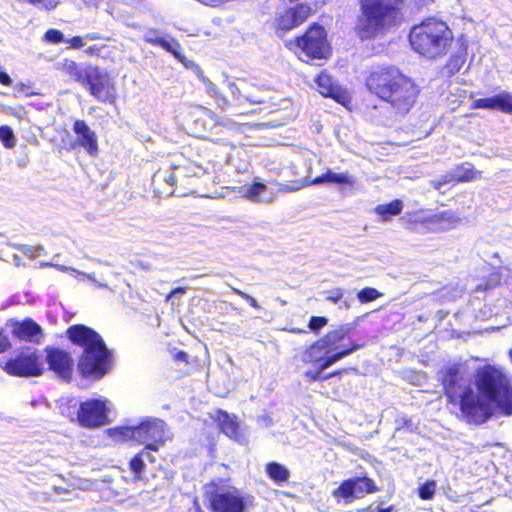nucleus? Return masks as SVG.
Instances as JSON below:
<instances>
[{
  "instance_id": "35",
  "label": "nucleus",
  "mask_w": 512,
  "mask_h": 512,
  "mask_svg": "<svg viewBox=\"0 0 512 512\" xmlns=\"http://www.w3.org/2000/svg\"><path fill=\"white\" fill-rule=\"evenodd\" d=\"M0 140L4 147L11 149L16 145V138L12 128L8 125L0 126Z\"/></svg>"
},
{
  "instance_id": "33",
  "label": "nucleus",
  "mask_w": 512,
  "mask_h": 512,
  "mask_svg": "<svg viewBox=\"0 0 512 512\" xmlns=\"http://www.w3.org/2000/svg\"><path fill=\"white\" fill-rule=\"evenodd\" d=\"M143 456L144 450H141L129 460L128 466L133 474L134 480H140L145 471L146 465L143 461Z\"/></svg>"
},
{
  "instance_id": "9",
  "label": "nucleus",
  "mask_w": 512,
  "mask_h": 512,
  "mask_svg": "<svg viewBox=\"0 0 512 512\" xmlns=\"http://www.w3.org/2000/svg\"><path fill=\"white\" fill-rule=\"evenodd\" d=\"M286 46L294 51L299 49L309 60L328 59L332 53L326 30L317 22L309 25L301 35L289 40Z\"/></svg>"
},
{
  "instance_id": "1",
  "label": "nucleus",
  "mask_w": 512,
  "mask_h": 512,
  "mask_svg": "<svg viewBox=\"0 0 512 512\" xmlns=\"http://www.w3.org/2000/svg\"><path fill=\"white\" fill-rule=\"evenodd\" d=\"M437 379L447 405L457 408L469 421L486 422L492 416L490 406L503 416H512V376L500 366L484 364L475 369L476 391L460 363L444 365Z\"/></svg>"
},
{
  "instance_id": "19",
  "label": "nucleus",
  "mask_w": 512,
  "mask_h": 512,
  "mask_svg": "<svg viewBox=\"0 0 512 512\" xmlns=\"http://www.w3.org/2000/svg\"><path fill=\"white\" fill-rule=\"evenodd\" d=\"M73 132L76 134V140L70 144L69 149L81 147L90 156H96L98 154L97 135L84 120L77 119L74 121Z\"/></svg>"
},
{
  "instance_id": "32",
  "label": "nucleus",
  "mask_w": 512,
  "mask_h": 512,
  "mask_svg": "<svg viewBox=\"0 0 512 512\" xmlns=\"http://www.w3.org/2000/svg\"><path fill=\"white\" fill-rule=\"evenodd\" d=\"M315 184L322 182H333L337 184H351L352 181L346 173H336L331 170L326 171L322 175L318 176L313 181Z\"/></svg>"
},
{
  "instance_id": "38",
  "label": "nucleus",
  "mask_w": 512,
  "mask_h": 512,
  "mask_svg": "<svg viewBox=\"0 0 512 512\" xmlns=\"http://www.w3.org/2000/svg\"><path fill=\"white\" fill-rule=\"evenodd\" d=\"M328 321V318L325 316H311L307 326L312 333L318 335L320 331L327 326Z\"/></svg>"
},
{
  "instance_id": "54",
  "label": "nucleus",
  "mask_w": 512,
  "mask_h": 512,
  "mask_svg": "<svg viewBox=\"0 0 512 512\" xmlns=\"http://www.w3.org/2000/svg\"><path fill=\"white\" fill-rule=\"evenodd\" d=\"M205 140L208 142L217 143V144H225L226 143V139H224V138L213 139V138L207 136V137H205Z\"/></svg>"
},
{
  "instance_id": "12",
  "label": "nucleus",
  "mask_w": 512,
  "mask_h": 512,
  "mask_svg": "<svg viewBox=\"0 0 512 512\" xmlns=\"http://www.w3.org/2000/svg\"><path fill=\"white\" fill-rule=\"evenodd\" d=\"M380 491L375 481L367 474L350 477L342 480L331 494L337 502L350 504L364 495L374 494Z\"/></svg>"
},
{
  "instance_id": "39",
  "label": "nucleus",
  "mask_w": 512,
  "mask_h": 512,
  "mask_svg": "<svg viewBox=\"0 0 512 512\" xmlns=\"http://www.w3.org/2000/svg\"><path fill=\"white\" fill-rule=\"evenodd\" d=\"M447 184L455 186L459 184L456 173L448 172L440 176L437 180L432 182L434 189L440 191L441 187Z\"/></svg>"
},
{
  "instance_id": "5",
  "label": "nucleus",
  "mask_w": 512,
  "mask_h": 512,
  "mask_svg": "<svg viewBox=\"0 0 512 512\" xmlns=\"http://www.w3.org/2000/svg\"><path fill=\"white\" fill-rule=\"evenodd\" d=\"M405 0H358L360 14L354 27L362 39H373L401 23Z\"/></svg>"
},
{
  "instance_id": "37",
  "label": "nucleus",
  "mask_w": 512,
  "mask_h": 512,
  "mask_svg": "<svg viewBox=\"0 0 512 512\" xmlns=\"http://www.w3.org/2000/svg\"><path fill=\"white\" fill-rule=\"evenodd\" d=\"M436 491V483L428 480L418 487V496L421 500H431Z\"/></svg>"
},
{
  "instance_id": "3",
  "label": "nucleus",
  "mask_w": 512,
  "mask_h": 512,
  "mask_svg": "<svg viewBox=\"0 0 512 512\" xmlns=\"http://www.w3.org/2000/svg\"><path fill=\"white\" fill-rule=\"evenodd\" d=\"M370 94L386 103L394 115L405 116L416 104L420 86L414 78L394 65L377 66L365 78Z\"/></svg>"
},
{
  "instance_id": "52",
  "label": "nucleus",
  "mask_w": 512,
  "mask_h": 512,
  "mask_svg": "<svg viewBox=\"0 0 512 512\" xmlns=\"http://www.w3.org/2000/svg\"><path fill=\"white\" fill-rule=\"evenodd\" d=\"M0 84L4 86H10L12 84V79L5 71H0Z\"/></svg>"
},
{
  "instance_id": "44",
  "label": "nucleus",
  "mask_w": 512,
  "mask_h": 512,
  "mask_svg": "<svg viewBox=\"0 0 512 512\" xmlns=\"http://www.w3.org/2000/svg\"><path fill=\"white\" fill-rule=\"evenodd\" d=\"M321 371L322 370H320L319 367H316L315 370H307L304 373V377L308 382L321 381V378L323 377L320 375Z\"/></svg>"
},
{
  "instance_id": "30",
  "label": "nucleus",
  "mask_w": 512,
  "mask_h": 512,
  "mask_svg": "<svg viewBox=\"0 0 512 512\" xmlns=\"http://www.w3.org/2000/svg\"><path fill=\"white\" fill-rule=\"evenodd\" d=\"M455 173L459 183L471 182L481 178L482 172L477 170L473 165L466 167L464 164H459L455 167Z\"/></svg>"
},
{
  "instance_id": "55",
  "label": "nucleus",
  "mask_w": 512,
  "mask_h": 512,
  "mask_svg": "<svg viewBox=\"0 0 512 512\" xmlns=\"http://www.w3.org/2000/svg\"><path fill=\"white\" fill-rule=\"evenodd\" d=\"M394 509L393 505H390L386 508H378L377 512H392Z\"/></svg>"
},
{
  "instance_id": "20",
  "label": "nucleus",
  "mask_w": 512,
  "mask_h": 512,
  "mask_svg": "<svg viewBox=\"0 0 512 512\" xmlns=\"http://www.w3.org/2000/svg\"><path fill=\"white\" fill-rule=\"evenodd\" d=\"M196 125L200 124L204 132H213L216 127L223 128L226 131H235L238 124L229 118H223L216 115L211 109L202 107L194 119Z\"/></svg>"
},
{
  "instance_id": "8",
  "label": "nucleus",
  "mask_w": 512,
  "mask_h": 512,
  "mask_svg": "<svg viewBox=\"0 0 512 512\" xmlns=\"http://www.w3.org/2000/svg\"><path fill=\"white\" fill-rule=\"evenodd\" d=\"M203 499L210 512H247L253 497L228 484L227 479H213L203 486Z\"/></svg>"
},
{
  "instance_id": "29",
  "label": "nucleus",
  "mask_w": 512,
  "mask_h": 512,
  "mask_svg": "<svg viewBox=\"0 0 512 512\" xmlns=\"http://www.w3.org/2000/svg\"><path fill=\"white\" fill-rule=\"evenodd\" d=\"M108 435L117 442L132 441L135 443L134 426H118L107 430Z\"/></svg>"
},
{
  "instance_id": "57",
  "label": "nucleus",
  "mask_w": 512,
  "mask_h": 512,
  "mask_svg": "<svg viewBox=\"0 0 512 512\" xmlns=\"http://www.w3.org/2000/svg\"><path fill=\"white\" fill-rule=\"evenodd\" d=\"M85 4L88 5H97L99 0H82Z\"/></svg>"
},
{
  "instance_id": "23",
  "label": "nucleus",
  "mask_w": 512,
  "mask_h": 512,
  "mask_svg": "<svg viewBox=\"0 0 512 512\" xmlns=\"http://www.w3.org/2000/svg\"><path fill=\"white\" fill-rule=\"evenodd\" d=\"M13 334L21 340L32 341L42 334V328L33 319L25 318L16 324Z\"/></svg>"
},
{
  "instance_id": "22",
  "label": "nucleus",
  "mask_w": 512,
  "mask_h": 512,
  "mask_svg": "<svg viewBox=\"0 0 512 512\" xmlns=\"http://www.w3.org/2000/svg\"><path fill=\"white\" fill-rule=\"evenodd\" d=\"M473 109H492L502 113L512 114V94L501 92L492 97L478 98L471 103Z\"/></svg>"
},
{
  "instance_id": "36",
  "label": "nucleus",
  "mask_w": 512,
  "mask_h": 512,
  "mask_svg": "<svg viewBox=\"0 0 512 512\" xmlns=\"http://www.w3.org/2000/svg\"><path fill=\"white\" fill-rule=\"evenodd\" d=\"M382 296V293L373 287H364L357 293L360 303H369Z\"/></svg>"
},
{
  "instance_id": "40",
  "label": "nucleus",
  "mask_w": 512,
  "mask_h": 512,
  "mask_svg": "<svg viewBox=\"0 0 512 512\" xmlns=\"http://www.w3.org/2000/svg\"><path fill=\"white\" fill-rule=\"evenodd\" d=\"M44 40L53 44H58L64 41V35L60 30L51 28L45 32Z\"/></svg>"
},
{
  "instance_id": "10",
  "label": "nucleus",
  "mask_w": 512,
  "mask_h": 512,
  "mask_svg": "<svg viewBox=\"0 0 512 512\" xmlns=\"http://www.w3.org/2000/svg\"><path fill=\"white\" fill-rule=\"evenodd\" d=\"M2 369L10 376L21 378L38 377L45 371L42 356L30 347L23 348L9 358Z\"/></svg>"
},
{
  "instance_id": "49",
  "label": "nucleus",
  "mask_w": 512,
  "mask_h": 512,
  "mask_svg": "<svg viewBox=\"0 0 512 512\" xmlns=\"http://www.w3.org/2000/svg\"><path fill=\"white\" fill-rule=\"evenodd\" d=\"M101 47L98 45H91L86 48L85 54L87 56H95V57H101Z\"/></svg>"
},
{
  "instance_id": "27",
  "label": "nucleus",
  "mask_w": 512,
  "mask_h": 512,
  "mask_svg": "<svg viewBox=\"0 0 512 512\" xmlns=\"http://www.w3.org/2000/svg\"><path fill=\"white\" fill-rule=\"evenodd\" d=\"M404 219L408 224H417V223L424 224L427 222H430V223L452 222V221L457 220V217L452 211H440L438 213L433 214L430 217V219H428V220L419 219L418 217H416V213L407 214L404 217Z\"/></svg>"
},
{
  "instance_id": "16",
  "label": "nucleus",
  "mask_w": 512,
  "mask_h": 512,
  "mask_svg": "<svg viewBox=\"0 0 512 512\" xmlns=\"http://www.w3.org/2000/svg\"><path fill=\"white\" fill-rule=\"evenodd\" d=\"M314 82L317 91L323 97L331 98L344 107H348L351 104L352 97L348 90L339 85L327 70H322L315 77Z\"/></svg>"
},
{
  "instance_id": "31",
  "label": "nucleus",
  "mask_w": 512,
  "mask_h": 512,
  "mask_svg": "<svg viewBox=\"0 0 512 512\" xmlns=\"http://www.w3.org/2000/svg\"><path fill=\"white\" fill-rule=\"evenodd\" d=\"M177 174L172 172L168 173V168L161 167L157 170V172L154 174L153 181L154 182H166L169 185V189L167 190L168 194L174 193V188L176 186L177 181Z\"/></svg>"
},
{
  "instance_id": "14",
  "label": "nucleus",
  "mask_w": 512,
  "mask_h": 512,
  "mask_svg": "<svg viewBox=\"0 0 512 512\" xmlns=\"http://www.w3.org/2000/svg\"><path fill=\"white\" fill-rule=\"evenodd\" d=\"M315 13L312 4L300 2L285 8L277 13L273 22V29L277 33H286L294 28L301 26L309 17Z\"/></svg>"
},
{
  "instance_id": "15",
  "label": "nucleus",
  "mask_w": 512,
  "mask_h": 512,
  "mask_svg": "<svg viewBox=\"0 0 512 512\" xmlns=\"http://www.w3.org/2000/svg\"><path fill=\"white\" fill-rule=\"evenodd\" d=\"M135 443L144 444L145 450L158 451L165 442V423L159 419H147L134 426Z\"/></svg>"
},
{
  "instance_id": "46",
  "label": "nucleus",
  "mask_w": 512,
  "mask_h": 512,
  "mask_svg": "<svg viewBox=\"0 0 512 512\" xmlns=\"http://www.w3.org/2000/svg\"><path fill=\"white\" fill-rule=\"evenodd\" d=\"M84 37L73 36L66 40V43L73 49H81L84 46Z\"/></svg>"
},
{
  "instance_id": "58",
  "label": "nucleus",
  "mask_w": 512,
  "mask_h": 512,
  "mask_svg": "<svg viewBox=\"0 0 512 512\" xmlns=\"http://www.w3.org/2000/svg\"><path fill=\"white\" fill-rule=\"evenodd\" d=\"M197 167H198V169H200L201 171H203V170H204L202 163L197 164Z\"/></svg>"
},
{
  "instance_id": "45",
  "label": "nucleus",
  "mask_w": 512,
  "mask_h": 512,
  "mask_svg": "<svg viewBox=\"0 0 512 512\" xmlns=\"http://www.w3.org/2000/svg\"><path fill=\"white\" fill-rule=\"evenodd\" d=\"M172 357H173V360L175 362H181V363H184L186 365L189 364V355L185 352V351H182V350H179V351H176V350H173L172 351Z\"/></svg>"
},
{
  "instance_id": "13",
  "label": "nucleus",
  "mask_w": 512,
  "mask_h": 512,
  "mask_svg": "<svg viewBox=\"0 0 512 512\" xmlns=\"http://www.w3.org/2000/svg\"><path fill=\"white\" fill-rule=\"evenodd\" d=\"M76 420L81 427L94 429L110 423L108 400L87 399L80 403Z\"/></svg>"
},
{
  "instance_id": "51",
  "label": "nucleus",
  "mask_w": 512,
  "mask_h": 512,
  "mask_svg": "<svg viewBox=\"0 0 512 512\" xmlns=\"http://www.w3.org/2000/svg\"><path fill=\"white\" fill-rule=\"evenodd\" d=\"M84 38L86 40H109L108 37H105L104 35L98 33V32H90V33H87Z\"/></svg>"
},
{
  "instance_id": "7",
  "label": "nucleus",
  "mask_w": 512,
  "mask_h": 512,
  "mask_svg": "<svg viewBox=\"0 0 512 512\" xmlns=\"http://www.w3.org/2000/svg\"><path fill=\"white\" fill-rule=\"evenodd\" d=\"M352 331L349 325L339 326L330 330L322 337L308 345L301 354V361L306 365H314L320 370L331 367L344 357L352 354L362 347L361 344L351 342L341 347L340 342Z\"/></svg>"
},
{
  "instance_id": "59",
  "label": "nucleus",
  "mask_w": 512,
  "mask_h": 512,
  "mask_svg": "<svg viewBox=\"0 0 512 512\" xmlns=\"http://www.w3.org/2000/svg\"><path fill=\"white\" fill-rule=\"evenodd\" d=\"M168 168H174V169H176V168H178V166H175V165H169V166H168Z\"/></svg>"
},
{
  "instance_id": "41",
  "label": "nucleus",
  "mask_w": 512,
  "mask_h": 512,
  "mask_svg": "<svg viewBox=\"0 0 512 512\" xmlns=\"http://www.w3.org/2000/svg\"><path fill=\"white\" fill-rule=\"evenodd\" d=\"M344 291L341 288H334L328 292V295L326 296V300L337 304L339 301L343 298Z\"/></svg>"
},
{
  "instance_id": "56",
  "label": "nucleus",
  "mask_w": 512,
  "mask_h": 512,
  "mask_svg": "<svg viewBox=\"0 0 512 512\" xmlns=\"http://www.w3.org/2000/svg\"><path fill=\"white\" fill-rule=\"evenodd\" d=\"M290 332H291V333H294V334H303V333H306V331H305V330L300 329V328H292V329L290 330Z\"/></svg>"
},
{
  "instance_id": "4",
  "label": "nucleus",
  "mask_w": 512,
  "mask_h": 512,
  "mask_svg": "<svg viewBox=\"0 0 512 512\" xmlns=\"http://www.w3.org/2000/svg\"><path fill=\"white\" fill-rule=\"evenodd\" d=\"M66 337L82 349L77 361L82 377L101 379L108 373L113 362L112 352L98 332L84 324H74L67 328Z\"/></svg>"
},
{
  "instance_id": "26",
  "label": "nucleus",
  "mask_w": 512,
  "mask_h": 512,
  "mask_svg": "<svg viewBox=\"0 0 512 512\" xmlns=\"http://www.w3.org/2000/svg\"><path fill=\"white\" fill-rule=\"evenodd\" d=\"M403 202L400 199H394L389 203L379 204L375 207L376 214L384 222L391 220L393 216L399 215L403 210Z\"/></svg>"
},
{
  "instance_id": "34",
  "label": "nucleus",
  "mask_w": 512,
  "mask_h": 512,
  "mask_svg": "<svg viewBox=\"0 0 512 512\" xmlns=\"http://www.w3.org/2000/svg\"><path fill=\"white\" fill-rule=\"evenodd\" d=\"M267 186L262 182H253L243 187V196L253 202L260 200V195L266 192Z\"/></svg>"
},
{
  "instance_id": "17",
  "label": "nucleus",
  "mask_w": 512,
  "mask_h": 512,
  "mask_svg": "<svg viewBox=\"0 0 512 512\" xmlns=\"http://www.w3.org/2000/svg\"><path fill=\"white\" fill-rule=\"evenodd\" d=\"M48 369L64 381H70L73 374L74 361L70 353L62 348L47 346L44 349Z\"/></svg>"
},
{
  "instance_id": "43",
  "label": "nucleus",
  "mask_w": 512,
  "mask_h": 512,
  "mask_svg": "<svg viewBox=\"0 0 512 512\" xmlns=\"http://www.w3.org/2000/svg\"><path fill=\"white\" fill-rule=\"evenodd\" d=\"M233 292L236 295H238L239 297H241L242 299H244L251 307L256 308V309L259 308L258 302L252 296L248 295L247 293H245L237 288H233Z\"/></svg>"
},
{
  "instance_id": "24",
  "label": "nucleus",
  "mask_w": 512,
  "mask_h": 512,
  "mask_svg": "<svg viewBox=\"0 0 512 512\" xmlns=\"http://www.w3.org/2000/svg\"><path fill=\"white\" fill-rule=\"evenodd\" d=\"M265 473L278 486L288 483L290 478L288 468L276 461H270L265 465Z\"/></svg>"
},
{
  "instance_id": "28",
  "label": "nucleus",
  "mask_w": 512,
  "mask_h": 512,
  "mask_svg": "<svg viewBox=\"0 0 512 512\" xmlns=\"http://www.w3.org/2000/svg\"><path fill=\"white\" fill-rule=\"evenodd\" d=\"M467 57V47L465 46L463 50L458 51L457 53L451 55L447 62L444 65V69L448 76H452L460 71L463 67Z\"/></svg>"
},
{
  "instance_id": "18",
  "label": "nucleus",
  "mask_w": 512,
  "mask_h": 512,
  "mask_svg": "<svg viewBox=\"0 0 512 512\" xmlns=\"http://www.w3.org/2000/svg\"><path fill=\"white\" fill-rule=\"evenodd\" d=\"M145 42L152 46L160 47L166 52L172 54L173 57L178 62H180L186 69H191L199 73L202 72L200 66L197 63L188 59L185 56L184 49L181 43L176 38L171 37L169 39H166L164 37L146 36Z\"/></svg>"
},
{
  "instance_id": "6",
  "label": "nucleus",
  "mask_w": 512,
  "mask_h": 512,
  "mask_svg": "<svg viewBox=\"0 0 512 512\" xmlns=\"http://www.w3.org/2000/svg\"><path fill=\"white\" fill-rule=\"evenodd\" d=\"M453 41L454 35L448 24L436 17L423 19L409 33L412 49L428 60L445 56Z\"/></svg>"
},
{
  "instance_id": "53",
  "label": "nucleus",
  "mask_w": 512,
  "mask_h": 512,
  "mask_svg": "<svg viewBox=\"0 0 512 512\" xmlns=\"http://www.w3.org/2000/svg\"><path fill=\"white\" fill-rule=\"evenodd\" d=\"M192 508H193V511H194V512H206V511L202 508V506H201V504H200V501H199V499H198L197 497H195V498L193 499V501H192Z\"/></svg>"
},
{
  "instance_id": "42",
  "label": "nucleus",
  "mask_w": 512,
  "mask_h": 512,
  "mask_svg": "<svg viewBox=\"0 0 512 512\" xmlns=\"http://www.w3.org/2000/svg\"><path fill=\"white\" fill-rule=\"evenodd\" d=\"M190 149L195 151L200 156L206 159V162H211V154L208 153V148L203 144L190 145Z\"/></svg>"
},
{
  "instance_id": "21",
  "label": "nucleus",
  "mask_w": 512,
  "mask_h": 512,
  "mask_svg": "<svg viewBox=\"0 0 512 512\" xmlns=\"http://www.w3.org/2000/svg\"><path fill=\"white\" fill-rule=\"evenodd\" d=\"M213 420L216 422L219 431L230 439L237 442H241L244 439L237 416L230 415L227 411L218 409L215 412Z\"/></svg>"
},
{
  "instance_id": "2",
  "label": "nucleus",
  "mask_w": 512,
  "mask_h": 512,
  "mask_svg": "<svg viewBox=\"0 0 512 512\" xmlns=\"http://www.w3.org/2000/svg\"><path fill=\"white\" fill-rule=\"evenodd\" d=\"M370 94L386 103L394 115L405 116L416 104L420 86L414 78L394 65L377 66L365 78Z\"/></svg>"
},
{
  "instance_id": "47",
  "label": "nucleus",
  "mask_w": 512,
  "mask_h": 512,
  "mask_svg": "<svg viewBox=\"0 0 512 512\" xmlns=\"http://www.w3.org/2000/svg\"><path fill=\"white\" fill-rule=\"evenodd\" d=\"M187 292V287L178 286L173 288L165 297V302H168L175 295H184Z\"/></svg>"
},
{
  "instance_id": "25",
  "label": "nucleus",
  "mask_w": 512,
  "mask_h": 512,
  "mask_svg": "<svg viewBox=\"0 0 512 512\" xmlns=\"http://www.w3.org/2000/svg\"><path fill=\"white\" fill-rule=\"evenodd\" d=\"M58 69L62 71L63 73L69 75L72 77L76 82L83 85L86 75H87V65L82 68L79 63L76 61L65 58L63 61L59 64Z\"/></svg>"
},
{
  "instance_id": "11",
  "label": "nucleus",
  "mask_w": 512,
  "mask_h": 512,
  "mask_svg": "<svg viewBox=\"0 0 512 512\" xmlns=\"http://www.w3.org/2000/svg\"><path fill=\"white\" fill-rule=\"evenodd\" d=\"M89 94L102 103L115 104L117 89L113 77L98 65H87V75L83 83Z\"/></svg>"
},
{
  "instance_id": "48",
  "label": "nucleus",
  "mask_w": 512,
  "mask_h": 512,
  "mask_svg": "<svg viewBox=\"0 0 512 512\" xmlns=\"http://www.w3.org/2000/svg\"><path fill=\"white\" fill-rule=\"evenodd\" d=\"M11 343L8 337L4 334L3 330L0 329V354L4 353L9 347Z\"/></svg>"
},
{
  "instance_id": "50",
  "label": "nucleus",
  "mask_w": 512,
  "mask_h": 512,
  "mask_svg": "<svg viewBox=\"0 0 512 512\" xmlns=\"http://www.w3.org/2000/svg\"><path fill=\"white\" fill-rule=\"evenodd\" d=\"M345 373H347V369H345V368L337 369V370H334V371L324 375L321 378V381H325L327 379H330V378H333V377H336V376H340V375L345 374Z\"/></svg>"
}]
</instances>
